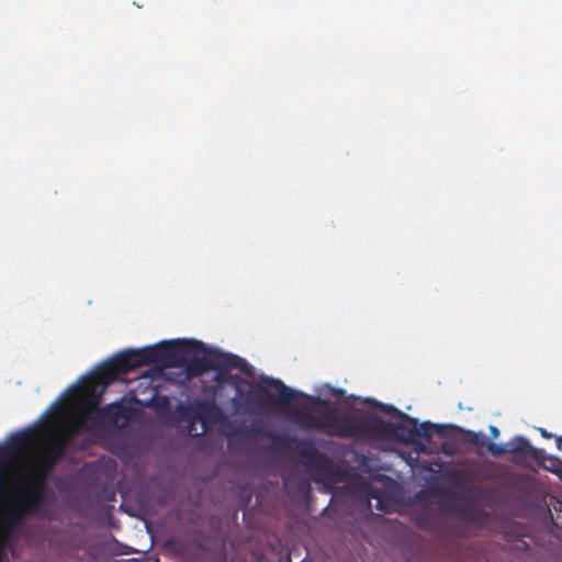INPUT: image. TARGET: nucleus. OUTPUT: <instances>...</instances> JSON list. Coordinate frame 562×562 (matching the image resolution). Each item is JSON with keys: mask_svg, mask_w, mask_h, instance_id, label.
<instances>
[{"mask_svg": "<svg viewBox=\"0 0 562 562\" xmlns=\"http://www.w3.org/2000/svg\"><path fill=\"white\" fill-rule=\"evenodd\" d=\"M460 431L463 434L464 442L469 445H473L476 447H486L487 439L483 432H475L472 430H465L460 428Z\"/></svg>", "mask_w": 562, "mask_h": 562, "instance_id": "obj_11", "label": "nucleus"}, {"mask_svg": "<svg viewBox=\"0 0 562 562\" xmlns=\"http://www.w3.org/2000/svg\"><path fill=\"white\" fill-rule=\"evenodd\" d=\"M371 497H372V498H375V499L378 501V506H376V507H378V509H380V510H385L384 505H383V502H382V499L380 498V496H379V494H378V493H373V492H371Z\"/></svg>", "mask_w": 562, "mask_h": 562, "instance_id": "obj_15", "label": "nucleus"}, {"mask_svg": "<svg viewBox=\"0 0 562 562\" xmlns=\"http://www.w3.org/2000/svg\"><path fill=\"white\" fill-rule=\"evenodd\" d=\"M177 347L184 353L181 363L173 364L172 368H182L189 378H196L207 371H217L215 380L220 383H229L236 389L234 406L236 409L246 408L250 404H261L265 400L271 403L282 405L292 404L297 395L291 387L286 386L281 380L269 379L267 384L279 391L278 400L262 385H251L249 391H244L240 383L248 384L238 374H229L228 370L238 369L245 373L249 372L247 361L236 355L225 353L221 350L206 349L201 341L196 340H176Z\"/></svg>", "mask_w": 562, "mask_h": 562, "instance_id": "obj_2", "label": "nucleus"}, {"mask_svg": "<svg viewBox=\"0 0 562 562\" xmlns=\"http://www.w3.org/2000/svg\"><path fill=\"white\" fill-rule=\"evenodd\" d=\"M90 431H101L114 426H124L130 420V408L122 402L99 406L98 400L81 408Z\"/></svg>", "mask_w": 562, "mask_h": 562, "instance_id": "obj_4", "label": "nucleus"}, {"mask_svg": "<svg viewBox=\"0 0 562 562\" xmlns=\"http://www.w3.org/2000/svg\"><path fill=\"white\" fill-rule=\"evenodd\" d=\"M200 409L205 413V412H209L211 409H215V407L212 404L203 403V404L200 405Z\"/></svg>", "mask_w": 562, "mask_h": 562, "instance_id": "obj_16", "label": "nucleus"}, {"mask_svg": "<svg viewBox=\"0 0 562 562\" xmlns=\"http://www.w3.org/2000/svg\"><path fill=\"white\" fill-rule=\"evenodd\" d=\"M60 460L57 459L52 452L44 448L41 452L35 456L33 473L36 480L35 482H43L47 479L49 473L56 467Z\"/></svg>", "mask_w": 562, "mask_h": 562, "instance_id": "obj_7", "label": "nucleus"}, {"mask_svg": "<svg viewBox=\"0 0 562 562\" xmlns=\"http://www.w3.org/2000/svg\"><path fill=\"white\" fill-rule=\"evenodd\" d=\"M308 400L318 407L314 413L296 411L294 422L304 429L315 430L331 437L352 439L396 437L404 442L422 438L429 441L436 427L429 422L420 424L416 418L406 414H401V422L392 423L372 414L340 412L329 401L318 396H310Z\"/></svg>", "mask_w": 562, "mask_h": 562, "instance_id": "obj_1", "label": "nucleus"}, {"mask_svg": "<svg viewBox=\"0 0 562 562\" xmlns=\"http://www.w3.org/2000/svg\"><path fill=\"white\" fill-rule=\"evenodd\" d=\"M490 429L493 438H497L499 436V430L497 427L491 426Z\"/></svg>", "mask_w": 562, "mask_h": 562, "instance_id": "obj_18", "label": "nucleus"}, {"mask_svg": "<svg viewBox=\"0 0 562 562\" xmlns=\"http://www.w3.org/2000/svg\"><path fill=\"white\" fill-rule=\"evenodd\" d=\"M184 353L177 347L176 340L162 341L140 349H127L112 357L99 368L95 380L99 384L109 385L121 375L143 366L161 363L172 368L181 363Z\"/></svg>", "mask_w": 562, "mask_h": 562, "instance_id": "obj_3", "label": "nucleus"}, {"mask_svg": "<svg viewBox=\"0 0 562 562\" xmlns=\"http://www.w3.org/2000/svg\"><path fill=\"white\" fill-rule=\"evenodd\" d=\"M555 441H557V448L558 450L562 451V436H555Z\"/></svg>", "mask_w": 562, "mask_h": 562, "instance_id": "obj_19", "label": "nucleus"}, {"mask_svg": "<svg viewBox=\"0 0 562 562\" xmlns=\"http://www.w3.org/2000/svg\"><path fill=\"white\" fill-rule=\"evenodd\" d=\"M486 448L488 452L496 458H499L505 453H509L508 442L505 445H496L494 442L487 441Z\"/></svg>", "mask_w": 562, "mask_h": 562, "instance_id": "obj_13", "label": "nucleus"}, {"mask_svg": "<svg viewBox=\"0 0 562 562\" xmlns=\"http://www.w3.org/2000/svg\"><path fill=\"white\" fill-rule=\"evenodd\" d=\"M509 453H519L525 452L527 456L535 460H539L543 453L542 450H539L531 446L529 440L522 436H517L513 440L508 442Z\"/></svg>", "mask_w": 562, "mask_h": 562, "instance_id": "obj_9", "label": "nucleus"}, {"mask_svg": "<svg viewBox=\"0 0 562 562\" xmlns=\"http://www.w3.org/2000/svg\"><path fill=\"white\" fill-rule=\"evenodd\" d=\"M30 436H31L30 430H23V431L13 434L9 439V446L14 451H19L26 446Z\"/></svg>", "mask_w": 562, "mask_h": 562, "instance_id": "obj_12", "label": "nucleus"}, {"mask_svg": "<svg viewBox=\"0 0 562 562\" xmlns=\"http://www.w3.org/2000/svg\"><path fill=\"white\" fill-rule=\"evenodd\" d=\"M2 559H3V554H2V551L0 550V562H2Z\"/></svg>", "mask_w": 562, "mask_h": 562, "instance_id": "obj_22", "label": "nucleus"}, {"mask_svg": "<svg viewBox=\"0 0 562 562\" xmlns=\"http://www.w3.org/2000/svg\"><path fill=\"white\" fill-rule=\"evenodd\" d=\"M538 430H539L540 435L546 439H550L553 437V435L551 432L547 431L544 428H539Z\"/></svg>", "mask_w": 562, "mask_h": 562, "instance_id": "obj_17", "label": "nucleus"}, {"mask_svg": "<svg viewBox=\"0 0 562 562\" xmlns=\"http://www.w3.org/2000/svg\"><path fill=\"white\" fill-rule=\"evenodd\" d=\"M46 503V485L33 481L22 488L13 499L10 522L16 524L27 515L41 516Z\"/></svg>", "mask_w": 562, "mask_h": 562, "instance_id": "obj_5", "label": "nucleus"}, {"mask_svg": "<svg viewBox=\"0 0 562 562\" xmlns=\"http://www.w3.org/2000/svg\"><path fill=\"white\" fill-rule=\"evenodd\" d=\"M69 442L70 441L67 439V437H64L60 432H58L52 438L45 448L57 459L61 460L69 446Z\"/></svg>", "mask_w": 562, "mask_h": 562, "instance_id": "obj_10", "label": "nucleus"}, {"mask_svg": "<svg viewBox=\"0 0 562 562\" xmlns=\"http://www.w3.org/2000/svg\"><path fill=\"white\" fill-rule=\"evenodd\" d=\"M294 450L305 461V464L313 469L316 473L326 475L330 472V459L319 452L313 441L306 439H294Z\"/></svg>", "mask_w": 562, "mask_h": 562, "instance_id": "obj_6", "label": "nucleus"}, {"mask_svg": "<svg viewBox=\"0 0 562 562\" xmlns=\"http://www.w3.org/2000/svg\"><path fill=\"white\" fill-rule=\"evenodd\" d=\"M192 426H193V420L191 422L190 427H189L190 432L192 431Z\"/></svg>", "mask_w": 562, "mask_h": 562, "instance_id": "obj_21", "label": "nucleus"}, {"mask_svg": "<svg viewBox=\"0 0 562 562\" xmlns=\"http://www.w3.org/2000/svg\"><path fill=\"white\" fill-rule=\"evenodd\" d=\"M334 394H335V395H339V396H341V395H344V394H345V390H342V389L334 390Z\"/></svg>", "mask_w": 562, "mask_h": 562, "instance_id": "obj_20", "label": "nucleus"}, {"mask_svg": "<svg viewBox=\"0 0 562 562\" xmlns=\"http://www.w3.org/2000/svg\"><path fill=\"white\" fill-rule=\"evenodd\" d=\"M375 406H378L384 413H389V414L396 413L400 416H401V414H403L402 412L397 411L393 405L381 404V403L375 402Z\"/></svg>", "mask_w": 562, "mask_h": 562, "instance_id": "obj_14", "label": "nucleus"}, {"mask_svg": "<svg viewBox=\"0 0 562 562\" xmlns=\"http://www.w3.org/2000/svg\"><path fill=\"white\" fill-rule=\"evenodd\" d=\"M82 430L90 431V428L87 424L86 417H83L82 409H80L65 422L63 429L59 432L70 441Z\"/></svg>", "mask_w": 562, "mask_h": 562, "instance_id": "obj_8", "label": "nucleus"}]
</instances>
